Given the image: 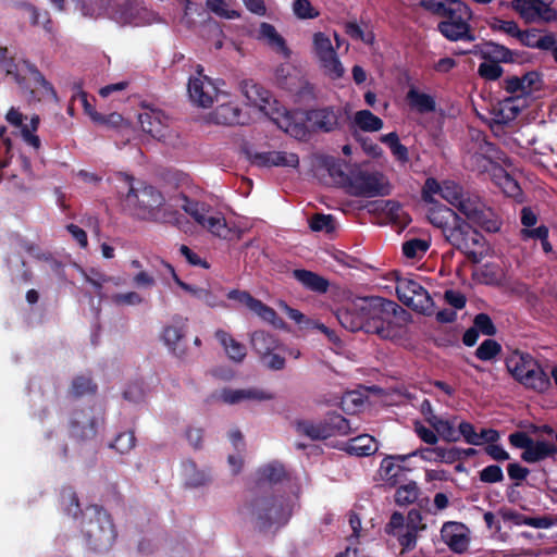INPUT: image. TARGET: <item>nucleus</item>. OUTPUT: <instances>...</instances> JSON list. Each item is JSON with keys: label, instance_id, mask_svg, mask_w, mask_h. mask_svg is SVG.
I'll use <instances>...</instances> for the list:
<instances>
[{"label": "nucleus", "instance_id": "nucleus-53", "mask_svg": "<svg viewBox=\"0 0 557 557\" xmlns=\"http://www.w3.org/2000/svg\"><path fill=\"white\" fill-rule=\"evenodd\" d=\"M136 444V437L133 431L123 432L116 435L110 447L120 454L129 453Z\"/></svg>", "mask_w": 557, "mask_h": 557}, {"label": "nucleus", "instance_id": "nucleus-60", "mask_svg": "<svg viewBox=\"0 0 557 557\" xmlns=\"http://www.w3.org/2000/svg\"><path fill=\"white\" fill-rule=\"evenodd\" d=\"M473 326L483 335L494 336L497 333V329L492 318L484 312L478 313L473 319Z\"/></svg>", "mask_w": 557, "mask_h": 557}, {"label": "nucleus", "instance_id": "nucleus-63", "mask_svg": "<svg viewBox=\"0 0 557 557\" xmlns=\"http://www.w3.org/2000/svg\"><path fill=\"white\" fill-rule=\"evenodd\" d=\"M479 478L483 483H498L504 480V472L498 465H490L479 472Z\"/></svg>", "mask_w": 557, "mask_h": 557}, {"label": "nucleus", "instance_id": "nucleus-4", "mask_svg": "<svg viewBox=\"0 0 557 557\" xmlns=\"http://www.w3.org/2000/svg\"><path fill=\"white\" fill-rule=\"evenodd\" d=\"M364 320V332L376 334L383 339H392L397 336V325L395 318L398 313L406 311L394 300H389L380 296L360 297Z\"/></svg>", "mask_w": 557, "mask_h": 557}, {"label": "nucleus", "instance_id": "nucleus-13", "mask_svg": "<svg viewBox=\"0 0 557 557\" xmlns=\"http://www.w3.org/2000/svg\"><path fill=\"white\" fill-rule=\"evenodd\" d=\"M441 539L455 554H463L470 545L469 528L458 521H446L441 529Z\"/></svg>", "mask_w": 557, "mask_h": 557}, {"label": "nucleus", "instance_id": "nucleus-40", "mask_svg": "<svg viewBox=\"0 0 557 557\" xmlns=\"http://www.w3.org/2000/svg\"><path fill=\"white\" fill-rule=\"evenodd\" d=\"M377 449L375 440L369 434H362L349 440L347 444V453L356 456H370Z\"/></svg>", "mask_w": 557, "mask_h": 557}, {"label": "nucleus", "instance_id": "nucleus-12", "mask_svg": "<svg viewBox=\"0 0 557 557\" xmlns=\"http://www.w3.org/2000/svg\"><path fill=\"white\" fill-rule=\"evenodd\" d=\"M470 134L471 140L474 144L472 148L474 152L471 154L469 161L479 172H486L494 160L502 159L500 154L503 152L494 143L487 139L484 132L473 129Z\"/></svg>", "mask_w": 557, "mask_h": 557}, {"label": "nucleus", "instance_id": "nucleus-32", "mask_svg": "<svg viewBox=\"0 0 557 557\" xmlns=\"http://www.w3.org/2000/svg\"><path fill=\"white\" fill-rule=\"evenodd\" d=\"M293 277L311 292L324 294L329 290V281L315 272L296 269L293 271Z\"/></svg>", "mask_w": 557, "mask_h": 557}, {"label": "nucleus", "instance_id": "nucleus-9", "mask_svg": "<svg viewBox=\"0 0 557 557\" xmlns=\"http://www.w3.org/2000/svg\"><path fill=\"white\" fill-rule=\"evenodd\" d=\"M347 191L356 197H376L389 194V186L383 183V175L356 171L350 173Z\"/></svg>", "mask_w": 557, "mask_h": 557}, {"label": "nucleus", "instance_id": "nucleus-19", "mask_svg": "<svg viewBox=\"0 0 557 557\" xmlns=\"http://www.w3.org/2000/svg\"><path fill=\"white\" fill-rule=\"evenodd\" d=\"M313 50L323 70H343L337 53L324 33L314 34Z\"/></svg>", "mask_w": 557, "mask_h": 557}, {"label": "nucleus", "instance_id": "nucleus-43", "mask_svg": "<svg viewBox=\"0 0 557 557\" xmlns=\"http://www.w3.org/2000/svg\"><path fill=\"white\" fill-rule=\"evenodd\" d=\"M98 386L90 376L77 375L73 379L69 393L74 398L95 395Z\"/></svg>", "mask_w": 557, "mask_h": 557}, {"label": "nucleus", "instance_id": "nucleus-51", "mask_svg": "<svg viewBox=\"0 0 557 557\" xmlns=\"http://www.w3.org/2000/svg\"><path fill=\"white\" fill-rule=\"evenodd\" d=\"M309 226L313 232L330 234L336 228L335 218L332 214L315 213L309 220Z\"/></svg>", "mask_w": 557, "mask_h": 557}, {"label": "nucleus", "instance_id": "nucleus-59", "mask_svg": "<svg viewBox=\"0 0 557 557\" xmlns=\"http://www.w3.org/2000/svg\"><path fill=\"white\" fill-rule=\"evenodd\" d=\"M293 11L301 20H311L319 16V11L314 9L310 0H295Z\"/></svg>", "mask_w": 557, "mask_h": 557}, {"label": "nucleus", "instance_id": "nucleus-23", "mask_svg": "<svg viewBox=\"0 0 557 557\" xmlns=\"http://www.w3.org/2000/svg\"><path fill=\"white\" fill-rule=\"evenodd\" d=\"M138 121L141 129L151 137L160 139L165 136L168 117L162 111L151 110L140 113Z\"/></svg>", "mask_w": 557, "mask_h": 557}, {"label": "nucleus", "instance_id": "nucleus-37", "mask_svg": "<svg viewBox=\"0 0 557 557\" xmlns=\"http://www.w3.org/2000/svg\"><path fill=\"white\" fill-rule=\"evenodd\" d=\"M177 200L181 201L178 206L188 214L190 215L195 222H197L199 225L205 221L206 214L210 210V206L203 201H198L190 199L187 195L184 193H181L177 196Z\"/></svg>", "mask_w": 557, "mask_h": 557}, {"label": "nucleus", "instance_id": "nucleus-8", "mask_svg": "<svg viewBox=\"0 0 557 557\" xmlns=\"http://www.w3.org/2000/svg\"><path fill=\"white\" fill-rule=\"evenodd\" d=\"M396 295L407 307L423 314H431L434 302L429 292L417 281L396 276Z\"/></svg>", "mask_w": 557, "mask_h": 557}, {"label": "nucleus", "instance_id": "nucleus-3", "mask_svg": "<svg viewBox=\"0 0 557 557\" xmlns=\"http://www.w3.org/2000/svg\"><path fill=\"white\" fill-rule=\"evenodd\" d=\"M128 186L125 201L133 207L135 214L141 219L158 223L177 222V212L165 208L163 194L151 185H141L135 188L134 178L126 174L120 175Z\"/></svg>", "mask_w": 557, "mask_h": 557}, {"label": "nucleus", "instance_id": "nucleus-62", "mask_svg": "<svg viewBox=\"0 0 557 557\" xmlns=\"http://www.w3.org/2000/svg\"><path fill=\"white\" fill-rule=\"evenodd\" d=\"M483 207L478 200L471 199L470 197L463 196L458 202L456 208L461 212L469 221H471L479 210Z\"/></svg>", "mask_w": 557, "mask_h": 557}, {"label": "nucleus", "instance_id": "nucleus-28", "mask_svg": "<svg viewBox=\"0 0 557 557\" xmlns=\"http://www.w3.org/2000/svg\"><path fill=\"white\" fill-rule=\"evenodd\" d=\"M406 101L410 109L420 114H428L436 111V100L433 96L422 92L417 86L410 85L406 94Z\"/></svg>", "mask_w": 557, "mask_h": 557}, {"label": "nucleus", "instance_id": "nucleus-7", "mask_svg": "<svg viewBox=\"0 0 557 557\" xmlns=\"http://www.w3.org/2000/svg\"><path fill=\"white\" fill-rule=\"evenodd\" d=\"M437 24L438 32L450 41H473L475 36L470 26L471 9L461 0L453 2Z\"/></svg>", "mask_w": 557, "mask_h": 557}, {"label": "nucleus", "instance_id": "nucleus-24", "mask_svg": "<svg viewBox=\"0 0 557 557\" xmlns=\"http://www.w3.org/2000/svg\"><path fill=\"white\" fill-rule=\"evenodd\" d=\"M521 385L537 393H544L550 387V379L540 362L535 359L533 367L527 369L521 377Z\"/></svg>", "mask_w": 557, "mask_h": 557}, {"label": "nucleus", "instance_id": "nucleus-10", "mask_svg": "<svg viewBox=\"0 0 557 557\" xmlns=\"http://www.w3.org/2000/svg\"><path fill=\"white\" fill-rule=\"evenodd\" d=\"M98 426L99 419L94 414L92 408L75 409L67 421V433L70 438L84 443L96 437Z\"/></svg>", "mask_w": 557, "mask_h": 557}, {"label": "nucleus", "instance_id": "nucleus-30", "mask_svg": "<svg viewBox=\"0 0 557 557\" xmlns=\"http://www.w3.org/2000/svg\"><path fill=\"white\" fill-rule=\"evenodd\" d=\"M258 487L256 491H267L263 487L264 483L277 484L288 480V473L283 463L272 461L258 470Z\"/></svg>", "mask_w": 557, "mask_h": 557}, {"label": "nucleus", "instance_id": "nucleus-26", "mask_svg": "<svg viewBox=\"0 0 557 557\" xmlns=\"http://www.w3.org/2000/svg\"><path fill=\"white\" fill-rule=\"evenodd\" d=\"M483 54L491 64L483 62L478 70H503L499 63L512 62L511 50L498 44H486Z\"/></svg>", "mask_w": 557, "mask_h": 557}, {"label": "nucleus", "instance_id": "nucleus-1", "mask_svg": "<svg viewBox=\"0 0 557 557\" xmlns=\"http://www.w3.org/2000/svg\"><path fill=\"white\" fill-rule=\"evenodd\" d=\"M426 216L434 227L441 230L445 240L465 253L470 262L479 263L481 261L482 251H478V249L484 247L485 238L467 220L441 202L431 205Z\"/></svg>", "mask_w": 557, "mask_h": 557}, {"label": "nucleus", "instance_id": "nucleus-17", "mask_svg": "<svg viewBox=\"0 0 557 557\" xmlns=\"http://www.w3.org/2000/svg\"><path fill=\"white\" fill-rule=\"evenodd\" d=\"M206 121L216 125L234 126L246 124L248 116L238 104L226 102L218 106L213 111L208 113Z\"/></svg>", "mask_w": 557, "mask_h": 557}, {"label": "nucleus", "instance_id": "nucleus-58", "mask_svg": "<svg viewBox=\"0 0 557 557\" xmlns=\"http://www.w3.org/2000/svg\"><path fill=\"white\" fill-rule=\"evenodd\" d=\"M85 280L95 288V293L101 297L102 287L106 283L112 281V277L104 275L96 269H90L88 272L83 271Z\"/></svg>", "mask_w": 557, "mask_h": 557}, {"label": "nucleus", "instance_id": "nucleus-27", "mask_svg": "<svg viewBox=\"0 0 557 557\" xmlns=\"http://www.w3.org/2000/svg\"><path fill=\"white\" fill-rule=\"evenodd\" d=\"M274 395L270 392L262 389L248 388V389H233L224 388L221 392V399L225 404L235 405L243 400H272Z\"/></svg>", "mask_w": 557, "mask_h": 557}, {"label": "nucleus", "instance_id": "nucleus-5", "mask_svg": "<svg viewBox=\"0 0 557 557\" xmlns=\"http://www.w3.org/2000/svg\"><path fill=\"white\" fill-rule=\"evenodd\" d=\"M82 533L87 546L95 552L109 550L117 536L111 516L98 505L88 506L84 511Z\"/></svg>", "mask_w": 557, "mask_h": 557}, {"label": "nucleus", "instance_id": "nucleus-56", "mask_svg": "<svg viewBox=\"0 0 557 557\" xmlns=\"http://www.w3.org/2000/svg\"><path fill=\"white\" fill-rule=\"evenodd\" d=\"M444 188V183L440 184L434 177H428L422 187V200L428 205H434V202H438L434 195L438 194L442 196V191Z\"/></svg>", "mask_w": 557, "mask_h": 557}, {"label": "nucleus", "instance_id": "nucleus-50", "mask_svg": "<svg viewBox=\"0 0 557 557\" xmlns=\"http://www.w3.org/2000/svg\"><path fill=\"white\" fill-rule=\"evenodd\" d=\"M502 352V345L495 339H484L476 348L474 355L482 361H491Z\"/></svg>", "mask_w": 557, "mask_h": 557}, {"label": "nucleus", "instance_id": "nucleus-18", "mask_svg": "<svg viewBox=\"0 0 557 557\" xmlns=\"http://www.w3.org/2000/svg\"><path fill=\"white\" fill-rule=\"evenodd\" d=\"M410 457L408 454L386 456L380 466L381 478L393 486L404 483L407 480V472L410 471L404 462Z\"/></svg>", "mask_w": 557, "mask_h": 557}, {"label": "nucleus", "instance_id": "nucleus-41", "mask_svg": "<svg viewBox=\"0 0 557 557\" xmlns=\"http://www.w3.org/2000/svg\"><path fill=\"white\" fill-rule=\"evenodd\" d=\"M470 222L488 233H496L502 226V220L491 208H486L484 205Z\"/></svg>", "mask_w": 557, "mask_h": 557}, {"label": "nucleus", "instance_id": "nucleus-21", "mask_svg": "<svg viewBox=\"0 0 557 557\" xmlns=\"http://www.w3.org/2000/svg\"><path fill=\"white\" fill-rule=\"evenodd\" d=\"M515 9L519 10L524 18L550 22L556 20L555 10L543 0H515Z\"/></svg>", "mask_w": 557, "mask_h": 557}, {"label": "nucleus", "instance_id": "nucleus-25", "mask_svg": "<svg viewBox=\"0 0 557 557\" xmlns=\"http://www.w3.org/2000/svg\"><path fill=\"white\" fill-rule=\"evenodd\" d=\"M258 39L263 40L274 52L284 58H289L290 50L286 40L272 24L267 22L260 24Z\"/></svg>", "mask_w": 557, "mask_h": 557}, {"label": "nucleus", "instance_id": "nucleus-54", "mask_svg": "<svg viewBox=\"0 0 557 557\" xmlns=\"http://www.w3.org/2000/svg\"><path fill=\"white\" fill-rule=\"evenodd\" d=\"M408 525L405 523V516L400 512H394L391 516L388 523L385 525V532L394 537L401 539V535L406 534Z\"/></svg>", "mask_w": 557, "mask_h": 557}, {"label": "nucleus", "instance_id": "nucleus-11", "mask_svg": "<svg viewBox=\"0 0 557 557\" xmlns=\"http://www.w3.org/2000/svg\"><path fill=\"white\" fill-rule=\"evenodd\" d=\"M220 79H213L205 72H196L188 81L187 91L190 101L201 108H209L220 91Z\"/></svg>", "mask_w": 557, "mask_h": 557}, {"label": "nucleus", "instance_id": "nucleus-42", "mask_svg": "<svg viewBox=\"0 0 557 557\" xmlns=\"http://www.w3.org/2000/svg\"><path fill=\"white\" fill-rule=\"evenodd\" d=\"M324 429L330 433V437L337 435H347L350 431L349 421L336 412L327 413L322 420Z\"/></svg>", "mask_w": 557, "mask_h": 557}, {"label": "nucleus", "instance_id": "nucleus-16", "mask_svg": "<svg viewBox=\"0 0 557 557\" xmlns=\"http://www.w3.org/2000/svg\"><path fill=\"white\" fill-rule=\"evenodd\" d=\"M341 111L334 107L310 109L306 112V121L312 131L331 133L339 127Z\"/></svg>", "mask_w": 557, "mask_h": 557}, {"label": "nucleus", "instance_id": "nucleus-14", "mask_svg": "<svg viewBox=\"0 0 557 557\" xmlns=\"http://www.w3.org/2000/svg\"><path fill=\"white\" fill-rule=\"evenodd\" d=\"M5 120L11 126L21 129L22 137L28 146L36 150L40 148V138L35 134L40 123L39 115L33 114L29 122L25 123L27 116H25L18 109L12 107L5 115Z\"/></svg>", "mask_w": 557, "mask_h": 557}, {"label": "nucleus", "instance_id": "nucleus-35", "mask_svg": "<svg viewBox=\"0 0 557 557\" xmlns=\"http://www.w3.org/2000/svg\"><path fill=\"white\" fill-rule=\"evenodd\" d=\"M250 343L259 358L280 348V342L276 336L264 331H255L251 334Z\"/></svg>", "mask_w": 557, "mask_h": 557}, {"label": "nucleus", "instance_id": "nucleus-22", "mask_svg": "<svg viewBox=\"0 0 557 557\" xmlns=\"http://www.w3.org/2000/svg\"><path fill=\"white\" fill-rule=\"evenodd\" d=\"M184 323L172 324L164 327L162 338L169 349L180 359H187V347L184 342L186 334Z\"/></svg>", "mask_w": 557, "mask_h": 557}, {"label": "nucleus", "instance_id": "nucleus-52", "mask_svg": "<svg viewBox=\"0 0 557 557\" xmlns=\"http://www.w3.org/2000/svg\"><path fill=\"white\" fill-rule=\"evenodd\" d=\"M430 244L420 238H412L403 244V253L408 259H414L424 255Z\"/></svg>", "mask_w": 557, "mask_h": 557}, {"label": "nucleus", "instance_id": "nucleus-44", "mask_svg": "<svg viewBox=\"0 0 557 557\" xmlns=\"http://www.w3.org/2000/svg\"><path fill=\"white\" fill-rule=\"evenodd\" d=\"M354 124L363 132H377L383 127V121L369 110L355 113Z\"/></svg>", "mask_w": 557, "mask_h": 557}, {"label": "nucleus", "instance_id": "nucleus-61", "mask_svg": "<svg viewBox=\"0 0 557 557\" xmlns=\"http://www.w3.org/2000/svg\"><path fill=\"white\" fill-rule=\"evenodd\" d=\"M457 0H421L420 5L441 17H443L450 7H453V2H456Z\"/></svg>", "mask_w": 557, "mask_h": 557}, {"label": "nucleus", "instance_id": "nucleus-6", "mask_svg": "<svg viewBox=\"0 0 557 557\" xmlns=\"http://www.w3.org/2000/svg\"><path fill=\"white\" fill-rule=\"evenodd\" d=\"M542 81L540 72H524L523 76H510L504 79L503 88L511 95L502 102V107L495 114V122L498 124H507L515 120L520 109L513 106V98L519 99L531 95L533 91L539 90Z\"/></svg>", "mask_w": 557, "mask_h": 557}, {"label": "nucleus", "instance_id": "nucleus-48", "mask_svg": "<svg viewBox=\"0 0 557 557\" xmlns=\"http://www.w3.org/2000/svg\"><path fill=\"white\" fill-rule=\"evenodd\" d=\"M420 494V490L414 481L406 484H399L395 493V502L399 506H407L413 504Z\"/></svg>", "mask_w": 557, "mask_h": 557}, {"label": "nucleus", "instance_id": "nucleus-64", "mask_svg": "<svg viewBox=\"0 0 557 557\" xmlns=\"http://www.w3.org/2000/svg\"><path fill=\"white\" fill-rule=\"evenodd\" d=\"M457 436L458 441L462 437L469 445L475 446L479 442L478 432L475 431L474 425L468 421H461L458 423Z\"/></svg>", "mask_w": 557, "mask_h": 557}, {"label": "nucleus", "instance_id": "nucleus-57", "mask_svg": "<svg viewBox=\"0 0 557 557\" xmlns=\"http://www.w3.org/2000/svg\"><path fill=\"white\" fill-rule=\"evenodd\" d=\"M271 166H289L297 168L299 165V157L294 152L271 151Z\"/></svg>", "mask_w": 557, "mask_h": 557}, {"label": "nucleus", "instance_id": "nucleus-49", "mask_svg": "<svg viewBox=\"0 0 557 557\" xmlns=\"http://www.w3.org/2000/svg\"><path fill=\"white\" fill-rule=\"evenodd\" d=\"M250 310L252 312H255L263 321L272 324L275 327H280L284 323L283 320L277 315L276 311L272 307L263 304L259 299H257L255 301V304Z\"/></svg>", "mask_w": 557, "mask_h": 557}, {"label": "nucleus", "instance_id": "nucleus-55", "mask_svg": "<svg viewBox=\"0 0 557 557\" xmlns=\"http://www.w3.org/2000/svg\"><path fill=\"white\" fill-rule=\"evenodd\" d=\"M465 196L463 188L454 181H444L442 198L451 206L456 207Z\"/></svg>", "mask_w": 557, "mask_h": 557}, {"label": "nucleus", "instance_id": "nucleus-47", "mask_svg": "<svg viewBox=\"0 0 557 557\" xmlns=\"http://www.w3.org/2000/svg\"><path fill=\"white\" fill-rule=\"evenodd\" d=\"M202 227L208 230L212 235L223 238L230 239L232 230L228 227L225 218L215 215V216H205V221L200 223Z\"/></svg>", "mask_w": 557, "mask_h": 557}, {"label": "nucleus", "instance_id": "nucleus-39", "mask_svg": "<svg viewBox=\"0 0 557 557\" xmlns=\"http://www.w3.org/2000/svg\"><path fill=\"white\" fill-rule=\"evenodd\" d=\"M294 425L299 435L306 436L311 441H323L330 438V433L325 431L322 421L314 423L310 420H296Z\"/></svg>", "mask_w": 557, "mask_h": 557}, {"label": "nucleus", "instance_id": "nucleus-31", "mask_svg": "<svg viewBox=\"0 0 557 557\" xmlns=\"http://www.w3.org/2000/svg\"><path fill=\"white\" fill-rule=\"evenodd\" d=\"M534 360L530 354L516 350L505 359V364L511 376L520 383L527 369L533 367Z\"/></svg>", "mask_w": 557, "mask_h": 557}, {"label": "nucleus", "instance_id": "nucleus-29", "mask_svg": "<svg viewBox=\"0 0 557 557\" xmlns=\"http://www.w3.org/2000/svg\"><path fill=\"white\" fill-rule=\"evenodd\" d=\"M240 90L250 103L261 110H265L272 99L271 92L253 81L244 79L240 83Z\"/></svg>", "mask_w": 557, "mask_h": 557}, {"label": "nucleus", "instance_id": "nucleus-46", "mask_svg": "<svg viewBox=\"0 0 557 557\" xmlns=\"http://www.w3.org/2000/svg\"><path fill=\"white\" fill-rule=\"evenodd\" d=\"M363 28L356 21H348L344 24V30L347 36H349L352 40L361 41L366 45H373L375 40V36L372 30Z\"/></svg>", "mask_w": 557, "mask_h": 557}, {"label": "nucleus", "instance_id": "nucleus-20", "mask_svg": "<svg viewBox=\"0 0 557 557\" xmlns=\"http://www.w3.org/2000/svg\"><path fill=\"white\" fill-rule=\"evenodd\" d=\"M359 307H361L360 297H357L336 311L341 325L350 332L364 331V320Z\"/></svg>", "mask_w": 557, "mask_h": 557}, {"label": "nucleus", "instance_id": "nucleus-33", "mask_svg": "<svg viewBox=\"0 0 557 557\" xmlns=\"http://www.w3.org/2000/svg\"><path fill=\"white\" fill-rule=\"evenodd\" d=\"M215 338L223 346L228 358L235 362H242L246 355V346L236 341L230 333L224 330H216L214 333Z\"/></svg>", "mask_w": 557, "mask_h": 557}, {"label": "nucleus", "instance_id": "nucleus-38", "mask_svg": "<svg viewBox=\"0 0 557 557\" xmlns=\"http://www.w3.org/2000/svg\"><path fill=\"white\" fill-rule=\"evenodd\" d=\"M8 74H14L15 82L21 87L22 91L28 96L32 101V96L36 95L40 81H42L41 72H7Z\"/></svg>", "mask_w": 557, "mask_h": 557}, {"label": "nucleus", "instance_id": "nucleus-36", "mask_svg": "<svg viewBox=\"0 0 557 557\" xmlns=\"http://www.w3.org/2000/svg\"><path fill=\"white\" fill-rule=\"evenodd\" d=\"M456 420L457 418H454L453 420L443 419L436 414H432V417L426 418V421L435 430L437 436H441L445 442L448 443L458 442V426L456 428Z\"/></svg>", "mask_w": 557, "mask_h": 557}, {"label": "nucleus", "instance_id": "nucleus-45", "mask_svg": "<svg viewBox=\"0 0 557 557\" xmlns=\"http://www.w3.org/2000/svg\"><path fill=\"white\" fill-rule=\"evenodd\" d=\"M381 210L395 224L405 227L411 222L410 216L405 212L403 206L396 200L383 201V207Z\"/></svg>", "mask_w": 557, "mask_h": 557}, {"label": "nucleus", "instance_id": "nucleus-15", "mask_svg": "<svg viewBox=\"0 0 557 557\" xmlns=\"http://www.w3.org/2000/svg\"><path fill=\"white\" fill-rule=\"evenodd\" d=\"M156 261L166 270L169 274L172 275L174 282L185 292L189 293L193 297L198 300H201L208 307L215 308L224 305L222 298L212 289L198 287L188 283L183 282L176 274L175 269L172 264L165 262L161 259H156Z\"/></svg>", "mask_w": 557, "mask_h": 557}, {"label": "nucleus", "instance_id": "nucleus-34", "mask_svg": "<svg viewBox=\"0 0 557 557\" xmlns=\"http://www.w3.org/2000/svg\"><path fill=\"white\" fill-rule=\"evenodd\" d=\"M557 454V446L545 441H533L528 450H523L521 459L528 463L539 462Z\"/></svg>", "mask_w": 557, "mask_h": 557}, {"label": "nucleus", "instance_id": "nucleus-2", "mask_svg": "<svg viewBox=\"0 0 557 557\" xmlns=\"http://www.w3.org/2000/svg\"><path fill=\"white\" fill-rule=\"evenodd\" d=\"M289 497L275 495L270 491H252L243 503L239 512L259 533H276L293 516Z\"/></svg>", "mask_w": 557, "mask_h": 557}]
</instances>
